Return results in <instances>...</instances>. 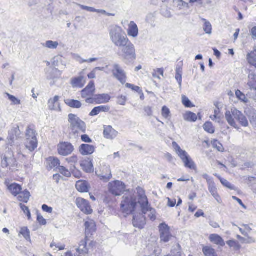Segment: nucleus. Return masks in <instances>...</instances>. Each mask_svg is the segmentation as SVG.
<instances>
[{
  "instance_id": "obj_53",
  "label": "nucleus",
  "mask_w": 256,
  "mask_h": 256,
  "mask_svg": "<svg viewBox=\"0 0 256 256\" xmlns=\"http://www.w3.org/2000/svg\"><path fill=\"white\" fill-rule=\"evenodd\" d=\"M182 102L187 108H191L194 106L190 100L185 96H182Z\"/></svg>"
},
{
  "instance_id": "obj_16",
  "label": "nucleus",
  "mask_w": 256,
  "mask_h": 256,
  "mask_svg": "<svg viewBox=\"0 0 256 256\" xmlns=\"http://www.w3.org/2000/svg\"><path fill=\"white\" fill-rule=\"evenodd\" d=\"M233 114L234 118L242 126H248V120L246 116L241 112L240 110H234Z\"/></svg>"
},
{
  "instance_id": "obj_7",
  "label": "nucleus",
  "mask_w": 256,
  "mask_h": 256,
  "mask_svg": "<svg viewBox=\"0 0 256 256\" xmlns=\"http://www.w3.org/2000/svg\"><path fill=\"white\" fill-rule=\"evenodd\" d=\"M160 242H168L174 237L170 232L169 226L164 223L160 224L159 226Z\"/></svg>"
},
{
  "instance_id": "obj_40",
  "label": "nucleus",
  "mask_w": 256,
  "mask_h": 256,
  "mask_svg": "<svg viewBox=\"0 0 256 256\" xmlns=\"http://www.w3.org/2000/svg\"><path fill=\"white\" fill-rule=\"evenodd\" d=\"M184 118L188 122H196L198 118L196 114L192 112H186L184 114Z\"/></svg>"
},
{
  "instance_id": "obj_44",
  "label": "nucleus",
  "mask_w": 256,
  "mask_h": 256,
  "mask_svg": "<svg viewBox=\"0 0 256 256\" xmlns=\"http://www.w3.org/2000/svg\"><path fill=\"white\" fill-rule=\"evenodd\" d=\"M202 21L204 22V30L206 34H211L212 30V26L210 23L207 21L206 19L202 18Z\"/></svg>"
},
{
  "instance_id": "obj_24",
  "label": "nucleus",
  "mask_w": 256,
  "mask_h": 256,
  "mask_svg": "<svg viewBox=\"0 0 256 256\" xmlns=\"http://www.w3.org/2000/svg\"><path fill=\"white\" fill-rule=\"evenodd\" d=\"M208 189L211 194L218 202L221 204L222 202V199L218 193L217 188L214 182L208 184Z\"/></svg>"
},
{
  "instance_id": "obj_2",
  "label": "nucleus",
  "mask_w": 256,
  "mask_h": 256,
  "mask_svg": "<svg viewBox=\"0 0 256 256\" xmlns=\"http://www.w3.org/2000/svg\"><path fill=\"white\" fill-rule=\"evenodd\" d=\"M137 193L140 197L138 202L142 213L144 214L148 213V216L152 220H155L156 218V211L154 209L150 207L144 190L142 188L138 187Z\"/></svg>"
},
{
  "instance_id": "obj_61",
  "label": "nucleus",
  "mask_w": 256,
  "mask_h": 256,
  "mask_svg": "<svg viewBox=\"0 0 256 256\" xmlns=\"http://www.w3.org/2000/svg\"><path fill=\"white\" fill-rule=\"evenodd\" d=\"M126 98L125 96H120L118 98V103L122 106H124L126 104Z\"/></svg>"
},
{
  "instance_id": "obj_20",
  "label": "nucleus",
  "mask_w": 256,
  "mask_h": 256,
  "mask_svg": "<svg viewBox=\"0 0 256 256\" xmlns=\"http://www.w3.org/2000/svg\"><path fill=\"white\" fill-rule=\"evenodd\" d=\"M112 197V183L109 182L108 190H105L102 196V198L104 202L109 204L111 202Z\"/></svg>"
},
{
  "instance_id": "obj_9",
  "label": "nucleus",
  "mask_w": 256,
  "mask_h": 256,
  "mask_svg": "<svg viewBox=\"0 0 256 256\" xmlns=\"http://www.w3.org/2000/svg\"><path fill=\"white\" fill-rule=\"evenodd\" d=\"M58 150L60 154L66 156L70 154L73 152L74 146L70 143L62 142L58 145Z\"/></svg>"
},
{
  "instance_id": "obj_54",
  "label": "nucleus",
  "mask_w": 256,
  "mask_h": 256,
  "mask_svg": "<svg viewBox=\"0 0 256 256\" xmlns=\"http://www.w3.org/2000/svg\"><path fill=\"white\" fill-rule=\"evenodd\" d=\"M50 74L54 76H48V79H54L55 78H58L60 75V72L58 69L55 68L52 70Z\"/></svg>"
},
{
  "instance_id": "obj_6",
  "label": "nucleus",
  "mask_w": 256,
  "mask_h": 256,
  "mask_svg": "<svg viewBox=\"0 0 256 256\" xmlns=\"http://www.w3.org/2000/svg\"><path fill=\"white\" fill-rule=\"evenodd\" d=\"M118 33L116 34L113 38V43L118 47V49L126 46L131 42L126 36L124 34L121 28H118Z\"/></svg>"
},
{
  "instance_id": "obj_34",
  "label": "nucleus",
  "mask_w": 256,
  "mask_h": 256,
  "mask_svg": "<svg viewBox=\"0 0 256 256\" xmlns=\"http://www.w3.org/2000/svg\"><path fill=\"white\" fill-rule=\"evenodd\" d=\"M86 232H92L96 230V224L94 220H89L84 224Z\"/></svg>"
},
{
  "instance_id": "obj_31",
  "label": "nucleus",
  "mask_w": 256,
  "mask_h": 256,
  "mask_svg": "<svg viewBox=\"0 0 256 256\" xmlns=\"http://www.w3.org/2000/svg\"><path fill=\"white\" fill-rule=\"evenodd\" d=\"M84 77L80 76L75 78L72 80L71 84L74 88H82L84 86L83 84Z\"/></svg>"
},
{
  "instance_id": "obj_1",
  "label": "nucleus",
  "mask_w": 256,
  "mask_h": 256,
  "mask_svg": "<svg viewBox=\"0 0 256 256\" xmlns=\"http://www.w3.org/2000/svg\"><path fill=\"white\" fill-rule=\"evenodd\" d=\"M136 190L137 191V188ZM139 198L137 192L136 196H134L132 192H130L125 193L122 196L120 204L122 212L126 215L132 214L136 210L138 204H140Z\"/></svg>"
},
{
  "instance_id": "obj_32",
  "label": "nucleus",
  "mask_w": 256,
  "mask_h": 256,
  "mask_svg": "<svg viewBox=\"0 0 256 256\" xmlns=\"http://www.w3.org/2000/svg\"><path fill=\"white\" fill-rule=\"evenodd\" d=\"M8 190L13 195L16 196L20 194V192L22 190V188L18 184H12L8 186Z\"/></svg>"
},
{
  "instance_id": "obj_59",
  "label": "nucleus",
  "mask_w": 256,
  "mask_h": 256,
  "mask_svg": "<svg viewBox=\"0 0 256 256\" xmlns=\"http://www.w3.org/2000/svg\"><path fill=\"white\" fill-rule=\"evenodd\" d=\"M126 86L128 88H130L134 92H140V88L139 86H136L134 84L127 83L126 84Z\"/></svg>"
},
{
  "instance_id": "obj_12",
  "label": "nucleus",
  "mask_w": 256,
  "mask_h": 256,
  "mask_svg": "<svg viewBox=\"0 0 256 256\" xmlns=\"http://www.w3.org/2000/svg\"><path fill=\"white\" fill-rule=\"evenodd\" d=\"M20 134V131L19 129V126H16L12 128L8 132V135L7 138L8 144L12 145L14 144L16 140L19 138Z\"/></svg>"
},
{
  "instance_id": "obj_55",
  "label": "nucleus",
  "mask_w": 256,
  "mask_h": 256,
  "mask_svg": "<svg viewBox=\"0 0 256 256\" xmlns=\"http://www.w3.org/2000/svg\"><path fill=\"white\" fill-rule=\"evenodd\" d=\"M212 146L219 152H223L224 148L222 144L217 140H214L212 142Z\"/></svg>"
},
{
  "instance_id": "obj_8",
  "label": "nucleus",
  "mask_w": 256,
  "mask_h": 256,
  "mask_svg": "<svg viewBox=\"0 0 256 256\" xmlns=\"http://www.w3.org/2000/svg\"><path fill=\"white\" fill-rule=\"evenodd\" d=\"M113 76L122 84L126 82V72L121 66L115 64L113 66Z\"/></svg>"
},
{
  "instance_id": "obj_25",
  "label": "nucleus",
  "mask_w": 256,
  "mask_h": 256,
  "mask_svg": "<svg viewBox=\"0 0 256 256\" xmlns=\"http://www.w3.org/2000/svg\"><path fill=\"white\" fill-rule=\"evenodd\" d=\"M80 152L82 155H88L92 154L95 150L93 146L88 144H82L80 147Z\"/></svg>"
},
{
  "instance_id": "obj_62",
  "label": "nucleus",
  "mask_w": 256,
  "mask_h": 256,
  "mask_svg": "<svg viewBox=\"0 0 256 256\" xmlns=\"http://www.w3.org/2000/svg\"><path fill=\"white\" fill-rule=\"evenodd\" d=\"M144 112L148 116H152V108L150 106H146L144 108Z\"/></svg>"
},
{
  "instance_id": "obj_35",
  "label": "nucleus",
  "mask_w": 256,
  "mask_h": 256,
  "mask_svg": "<svg viewBox=\"0 0 256 256\" xmlns=\"http://www.w3.org/2000/svg\"><path fill=\"white\" fill-rule=\"evenodd\" d=\"M248 62L256 68V50L252 52L247 54Z\"/></svg>"
},
{
  "instance_id": "obj_58",
  "label": "nucleus",
  "mask_w": 256,
  "mask_h": 256,
  "mask_svg": "<svg viewBox=\"0 0 256 256\" xmlns=\"http://www.w3.org/2000/svg\"><path fill=\"white\" fill-rule=\"evenodd\" d=\"M66 160L68 163L71 164H72L76 163L78 160V159L76 156H74L68 158H66Z\"/></svg>"
},
{
  "instance_id": "obj_22",
  "label": "nucleus",
  "mask_w": 256,
  "mask_h": 256,
  "mask_svg": "<svg viewBox=\"0 0 256 256\" xmlns=\"http://www.w3.org/2000/svg\"><path fill=\"white\" fill-rule=\"evenodd\" d=\"M247 85L250 90H256V74L253 72L248 74Z\"/></svg>"
},
{
  "instance_id": "obj_4",
  "label": "nucleus",
  "mask_w": 256,
  "mask_h": 256,
  "mask_svg": "<svg viewBox=\"0 0 256 256\" xmlns=\"http://www.w3.org/2000/svg\"><path fill=\"white\" fill-rule=\"evenodd\" d=\"M172 146L176 152L182 160L184 166L191 170H196V165L188 154L185 150H182L176 142H172Z\"/></svg>"
},
{
  "instance_id": "obj_33",
  "label": "nucleus",
  "mask_w": 256,
  "mask_h": 256,
  "mask_svg": "<svg viewBox=\"0 0 256 256\" xmlns=\"http://www.w3.org/2000/svg\"><path fill=\"white\" fill-rule=\"evenodd\" d=\"M76 186L78 190L80 192H86L88 190L86 182L79 180L76 182Z\"/></svg>"
},
{
  "instance_id": "obj_37",
  "label": "nucleus",
  "mask_w": 256,
  "mask_h": 256,
  "mask_svg": "<svg viewBox=\"0 0 256 256\" xmlns=\"http://www.w3.org/2000/svg\"><path fill=\"white\" fill-rule=\"evenodd\" d=\"M176 74L175 78L178 81L179 85V87L181 88L182 87V68L180 66L177 67L176 70Z\"/></svg>"
},
{
  "instance_id": "obj_64",
  "label": "nucleus",
  "mask_w": 256,
  "mask_h": 256,
  "mask_svg": "<svg viewBox=\"0 0 256 256\" xmlns=\"http://www.w3.org/2000/svg\"><path fill=\"white\" fill-rule=\"evenodd\" d=\"M2 166L3 168H7L10 166L8 158L4 156L2 161Z\"/></svg>"
},
{
  "instance_id": "obj_41",
  "label": "nucleus",
  "mask_w": 256,
  "mask_h": 256,
  "mask_svg": "<svg viewBox=\"0 0 256 256\" xmlns=\"http://www.w3.org/2000/svg\"><path fill=\"white\" fill-rule=\"evenodd\" d=\"M177 8L179 10H182L183 9L188 10L190 8L189 4L183 1L182 0H175Z\"/></svg>"
},
{
  "instance_id": "obj_46",
  "label": "nucleus",
  "mask_w": 256,
  "mask_h": 256,
  "mask_svg": "<svg viewBox=\"0 0 256 256\" xmlns=\"http://www.w3.org/2000/svg\"><path fill=\"white\" fill-rule=\"evenodd\" d=\"M215 176L220 180L222 184L224 186L230 190L234 189V186H232L230 182H229L227 180L222 178L218 174H216Z\"/></svg>"
},
{
  "instance_id": "obj_3",
  "label": "nucleus",
  "mask_w": 256,
  "mask_h": 256,
  "mask_svg": "<svg viewBox=\"0 0 256 256\" xmlns=\"http://www.w3.org/2000/svg\"><path fill=\"white\" fill-rule=\"evenodd\" d=\"M118 56L124 62L134 60L136 58V50L134 45L130 42L126 46L118 49Z\"/></svg>"
},
{
  "instance_id": "obj_57",
  "label": "nucleus",
  "mask_w": 256,
  "mask_h": 256,
  "mask_svg": "<svg viewBox=\"0 0 256 256\" xmlns=\"http://www.w3.org/2000/svg\"><path fill=\"white\" fill-rule=\"evenodd\" d=\"M20 208L24 211V212L26 214L28 219L30 218V212L29 210V209L28 206L23 204H20Z\"/></svg>"
},
{
  "instance_id": "obj_11",
  "label": "nucleus",
  "mask_w": 256,
  "mask_h": 256,
  "mask_svg": "<svg viewBox=\"0 0 256 256\" xmlns=\"http://www.w3.org/2000/svg\"><path fill=\"white\" fill-rule=\"evenodd\" d=\"M110 98V96L107 94H98L96 95L93 98H86V102L88 103L95 102L96 104H104L108 102Z\"/></svg>"
},
{
  "instance_id": "obj_18",
  "label": "nucleus",
  "mask_w": 256,
  "mask_h": 256,
  "mask_svg": "<svg viewBox=\"0 0 256 256\" xmlns=\"http://www.w3.org/2000/svg\"><path fill=\"white\" fill-rule=\"evenodd\" d=\"M95 90L94 84L93 81H90L86 88L82 90V96L83 98L91 96L94 94Z\"/></svg>"
},
{
  "instance_id": "obj_39",
  "label": "nucleus",
  "mask_w": 256,
  "mask_h": 256,
  "mask_svg": "<svg viewBox=\"0 0 256 256\" xmlns=\"http://www.w3.org/2000/svg\"><path fill=\"white\" fill-rule=\"evenodd\" d=\"M42 44L44 47L48 48L49 49L54 50L58 48V42L48 40L45 43Z\"/></svg>"
},
{
  "instance_id": "obj_63",
  "label": "nucleus",
  "mask_w": 256,
  "mask_h": 256,
  "mask_svg": "<svg viewBox=\"0 0 256 256\" xmlns=\"http://www.w3.org/2000/svg\"><path fill=\"white\" fill-rule=\"evenodd\" d=\"M100 112L98 106L95 107L90 112V116H96Z\"/></svg>"
},
{
  "instance_id": "obj_15",
  "label": "nucleus",
  "mask_w": 256,
  "mask_h": 256,
  "mask_svg": "<svg viewBox=\"0 0 256 256\" xmlns=\"http://www.w3.org/2000/svg\"><path fill=\"white\" fill-rule=\"evenodd\" d=\"M234 110H238L236 108H232L231 110H226L225 113V118L226 119L228 122V124L234 127L235 128L239 129V127L236 124L235 120L236 118H234V115L233 112Z\"/></svg>"
},
{
  "instance_id": "obj_19",
  "label": "nucleus",
  "mask_w": 256,
  "mask_h": 256,
  "mask_svg": "<svg viewBox=\"0 0 256 256\" xmlns=\"http://www.w3.org/2000/svg\"><path fill=\"white\" fill-rule=\"evenodd\" d=\"M60 97L55 96L53 98H50L48 102V106L51 110L60 111V104L58 103Z\"/></svg>"
},
{
  "instance_id": "obj_52",
  "label": "nucleus",
  "mask_w": 256,
  "mask_h": 256,
  "mask_svg": "<svg viewBox=\"0 0 256 256\" xmlns=\"http://www.w3.org/2000/svg\"><path fill=\"white\" fill-rule=\"evenodd\" d=\"M50 167L51 168L60 166V161L57 158H50Z\"/></svg>"
},
{
  "instance_id": "obj_26",
  "label": "nucleus",
  "mask_w": 256,
  "mask_h": 256,
  "mask_svg": "<svg viewBox=\"0 0 256 256\" xmlns=\"http://www.w3.org/2000/svg\"><path fill=\"white\" fill-rule=\"evenodd\" d=\"M245 113L248 116L250 124L254 125L256 124V111L254 109L248 108L246 110Z\"/></svg>"
},
{
  "instance_id": "obj_50",
  "label": "nucleus",
  "mask_w": 256,
  "mask_h": 256,
  "mask_svg": "<svg viewBox=\"0 0 256 256\" xmlns=\"http://www.w3.org/2000/svg\"><path fill=\"white\" fill-rule=\"evenodd\" d=\"M236 95L237 98H238L240 100L244 102H247L248 100L246 98V96L242 93L240 90H237L236 92Z\"/></svg>"
},
{
  "instance_id": "obj_17",
  "label": "nucleus",
  "mask_w": 256,
  "mask_h": 256,
  "mask_svg": "<svg viewBox=\"0 0 256 256\" xmlns=\"http://www.w3.org/2000/svg\"><path fill=\"white\" fill-rule=\"evenodd\" d=\"M124 184L118 180L113 182V196H120L124 191Z\"/></svg>"
},
{
  "instance_id": "obj_51",
  "label": "nucleus",
  "mask_w": 256,
  "mask_h": 256,
  "mask_svg": "<svg viewBox=\"0 0 256 256\" xmlns=\"http://www.w3.org/2000/svg\"><path fill=\"white\" fill-rule=\"evenodd\" d=\"M162 114L165 118H168L170 116V109L166 106H164L162 110Z\"/></svg>"
},
{
  "instance_id": "obj_45",
  "label": "nucleus",
  "mask_w": 256,
  "mask_h": 256,
  "mask_svg": "<svg viewBox=\"0 0 256 256\" xmlns=\"http://www.w3.org/2000/svg\"><path fill=\"white\" fill-rule=\"evenodd\" d=\"M20 234L28 241H30V232L27 227L21 228Z\"/></svg>"
},
{
  "instance_id": "obj_5",
  "label": "nucleus",
  "mask_w": 256,
  "mask_h": 256,
  "mask_svg": "<svg viewBox=\"0 0 256 256\" xmlns=\"http://www.w3.org/2000/svg\"><path fill=\"white\" fill-rule=\"evenodd\" d=\"M70 128L73 130H80L84 132L86 130V125L76 115L70 114L68 116Z\"/></svg>"
},
{
  "instance_id": "obj_21",
  "label": "nucleus",
  "mask_w": 256,
  "mask_h": 256,
  "mask_svg": "<svg viewBox=\"0 0 256 256\" xmlns=\"http://www.w3.org/2000/svg\"><path fill=\"white\" fill-rule=\"evenodd\" d=\"M128 34L130 36L135 38L138 34V28L136 24L131 21L128 26Z\"/></svg>"
},
{
  "instance_id": "obj_30",
  "label": "nucleus",
  "mask_w": 256,
  "mask_h": 256,
  "mask_svg": "<svg viewBox=\"0 0 256 256\" xmlns=\"http://www.w3.org/2000/svg\"><path fill=\"white\" fill-rule=\"evenodd\" d=\"M65 103L72 108H79L82 106V103L77 100L66 99L64 100Z\"/></svg>"
},
{
  "instance_id": "obj_43",
  "label": "nucleus",
  "mask_w": 256,
  "mask_h": 256,
  "mask_svg": "<svg viewBox=\"0 0 256 256\" xmlns=\"http://www.w3.org/2000/svg\"><path fill=\"white\" fill-rule=\"evenodd\" d=\"M204 129L210 134H214V128L211 122H206L203 126Z\"/></svg>"
},
{
  "instance_id": "obj_27",
  "label": "nucleus",
  "mask_w": 256,
  "mask_h": 256,
  "mask_svg": "<svg viewBox=\"0 0 256 256\" xmlns=\"http://www.w3.org/2000/svg\"><path fill=\"white\" fill-rule=\"evenodd\" d=\"M210 241L217 245L224 246L225 243L222 238L217 234H212L209 236Z\"/></svg>"
},
{
  "instance_id": "obj_47",
  "label": "nucleus",
  "mask_w": 256,
  "mask_h": 256,
  "mask_svg": "<svg viewBox=\"0 0 256 256\" xmlns=\"http://www.w3.org/2000/svg\"><path fill=\"white\" fill-rule=\"evenodd\" d=\"M26 139L36 138V132L30 127H28L26 130Z\"/></svg>"
},
{
  "instance_id": "obj_60",
  "label": "nucleus",
  "mask_w": 256,
  "mask_h": 256,
  "mask_svg": "<svg viewBox=\"0 0 256 256\" xmlns=\"http://www.w3.org/2000/svg\"><path fill=\"white\" fill-rule=\"evenodd\" d=\"M78 6L82 10H86L88 12H95L96 11V9L94 8H92V7H90V6H84V5H82V4H78Z\"/></svg>"
},
{
  "instance_id": "obj_48",
  "label": "nucleus",
  "mask_w": 256,
  "mask_h": 256,
  "mask_svg": "<svg viewBox=\"0 0 256 256\" xmlns=\"http://www.w3.org/2000/svg\"><path fill=\"white\" fill-rule=\"evenodd\" d=\"M58 171L64 176L70 177L71 176L70 172L63 166H59L58 167Z\"/></svg>"
},
{
  "instance_id": "obj_49",
  "label": "nucleus",
  "mask_w": 256,
  "mask_h": 256,
  "mask_svg": "<svg viewBox=\"0 0 256 256\" xmlns=\"http://www.w3.org/2000/svg\"><path fill=\"white\" fill-rule=\"evenodd\" d=\"M8 96V99L12 102V104L14 105H19L21 104L20 100L16 98L14 96H12L8 93H6Z\"/></svg>"
},
{
  "instance_id": "obj_10",
  "label": "nucleus",
  "mask_w": 256,
  "mask_h": 256,
  "mask_svg": "<svg viewBox=\"0 0 256 256\" xmlns=\"http://www.w3.org/2000/svg\"><path fill=\"white\" fill-rule=\"evenodd\" d=\"M76 204L78 208L84 214H90L92 212L88 202L82 198H78Z\"/></svg>"
},
{
  "instance_id": "obj_29",
  "label": "nucleus",
  "mask_w": 256,
  "mask_h": 256,
  "mask_svg": "<svg viewBox=\"0 0 256 256\" xmlns=\"http://www.w3.org/2000/svg\"><path fill=\"white\" fill-rule=\"evenodd\" d=\"M38 146L36 138L26 139V148L30 152L34 150Z\"/></svg>"
},
{
  "instance_id": "obj_14",
  "label": "nucleus",
  "mask_w": 256,
  "mask_h": 256,
  "mask_svg": "<svg viewBox=\"0 0 256 256\" xmlns=\"http://www.w3.org/2000/svg\"><path fill=\"white\" fill-rule=\"evenodd\" d=\"M132 223L134 227L142 229L146 224V218L140 214H134Z\"/></svg>"
},
{
  "instance_id": "obj_36",
  "label": "nucleus",
  "mask_w": 256,
  "mask_h": 256,
  "mask_svg": "<svg viewBox=\"0 0 256 256\" xmlns=\"http://www.w3.org/2000/svg\"><path fill=\"white\" fill-rule=\"evenodd\" d=\"M202 252L205 256H217L214 250L210 246H204Z\"/></svg>"
},
{
  "instance_id": "obj_38",
  "label": "nucleus",
  "mask_w": 256,
  "mask_h": 256,
  "mask_svg": "<svg viewBox=\"0 0 256 256\" xmlns=\"http://www.w3.org/2000/svg\"><path fill=\"white\" fill-rule=\"evenodd\" d=\"M30 196V193L28 190H24L23 192H20L18 196L20 201L24 202H27Z\"/></svg>"
},
{
  "instance_id": "obj_56",
  "label": "nucleus",
  "mask_w": 256,
  "mask_h": 256,
  "mask_svg": "<svg viewBox=\"0 0 256 256\" xmlns=\"http://www.w3.org/2000/svg\"><path fill=\"white\" fill-rule=\"evenodd\" d=\"M159 75L164 76V70L162 68H157L154 70V72L152 73V76L154 78H158L160 79Z\"/></svg>"
},
{
  "instance_id": "obj_42",
  "label": "nucleus",
  "mask_w": 256,
  "mask_h": 256,
  "mask_svg": "<svg viewBox=\"0 0 256 256\" xmlns=\"http://www.w3.org/2000/svg\"><path fill=\"white\" fill-rule=\"evenodd\" d=\"M104 136L108 139L112 138V127L110 126H104Z\"/></svg>"
},
{
  "instance_id": "obj_28",
  "label": "nucleus",
  "mask_w": 256,
  "mask_h": 256,
  "mask_svg": "<svg viewBox=\"0 0 256 256\" xmlns=\"http://www.w3.org/2000/svg\"><path fill=\"white\" fill-rule=\"evenodd\" d=\"M76 250V252L80 254H86L88 253V249L86 248V238L80 242L79 247Z\"/></svg>"
},
{
  "instance_id": "obj_23",
  "label": "nucleus",
  "mask_w": 256,
  "mask_h": 256,
  "mask_svg": "<svg viewBox=\"0 0 256 256\" xmlns=\"http://www.w3.org/2000/svg\"><path fill=\"white\" fill-rule=\"evenodd\" d=\"M82 168L86 172L90 173L94 172V166L90 158L81 161L80 164Z\"/></svg>"
},
{
  "instance_id": "obj_13",
  "label": "nucleus",
  "mask_w": 256,
  "mask_h": 256,
  "mask_svg": "<svg viewBox=\"0 0 256 256\" xmlns=\"http://www.w3.org/2000/svg\"><path fill=\"white\" fill-rule=\"evenodd\" d=\"M96 174L100 180L106 183L108 182L112 178V172L110 167L104 168L102 171L99 173L96 172Z\"/></svg>"
}]
</instances>
